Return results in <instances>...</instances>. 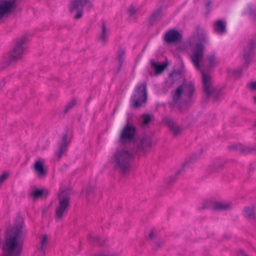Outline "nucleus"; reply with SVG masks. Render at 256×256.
Segmentation results:
<instances>
[{
    "label": "nucleus",
    "mask_w": 256,
    "mask_h": 256,
    "mask_svg": "<svg viewBox=\"0 0 256 256\" xmlns=\"http://www.w3.org/2000/svg\"><path fill=\"white\" fill-rule=\"evenodd\" d=\"M174 76H180V78H181L183 76L182 70L180 69H178V70H174L169 74V77L170 78L171 81L170 84V86H172L175 82V80L172 78Z\"/></svg>",
    "instance_id": "nucleus-27"
},
{
    "label": "nucleus",
    "mask_w": 256,
    "mask_h": 256,
    "mask_svg": "<svg viewBox=\"0 0 256 256\" xmlns=\"http://www.w3.org/2000/svg\"><path fill=\"white\" fill-rule=\"evenodd\" d=\"M254 126L256 128V123L254 124Z\"/></svg>",
    "instance_id": "nucleus-55"
},
{
    "label": "nucleus",
    "mask_w": 256,
    "mask_h": 256,
    "mask_svg": "<svg viewBox=\"0 0 256 256\" xmlns=\"http://www.w3.org/2000/svg\"><path fill=\"white\" fill-rule=\"evenodd\" d=\"M170 130L172 131L174 136H177L180 132V126H175L172 128Z\"/></svg>",
    "instance_id": "nucleus-40"
},
{
    "label": "nucleus",
    "mask_w": 256,
    "mask_h": 256,
    "mask_svg": "<svg viewBox=\"0 0 256 256\" xmlns=\"http://www.w3.org/2000/svg\"><path fill=\"white\" fill-rule=\"evenodd\" d=\"M125 54V52L124 50H119L118 52V72H120L123 63L124 62V56Z\"/></svg>",
    "instance_id": "nucleus-26"
},
{
    "label": "nucleus",
    "mask_w": 256,
    "mask_h": 256,
    "mask_svg": "<svg viewBox=\"0 0 256 256\" xmlns=\"http://www.w3.org/2000/svg\"><path fill=\"white\" fill-rule=\"evenodd\" d=\"M76 100L74 99L68 102L65 106L64 110V113L66 114V112H68L70 110H71L76 105Z\"/></svg>",
    "instance_id": "nucleus-32"
},
{
    "label": "nucleus",
    "mask_w": 256,
    "mask_h": 256,
    "mask_svg": "<svg viewBox=\"0 0 256 256\" xmlns=\"http://www.w3.org/2000/svg\"><path fill=\"white\" fill-rule=\"evenodd\" d=\"M95 256H115L114 254L108 255V254H98L96 255Z\"/></svg>",
    "instance_id": "nucleus-49"
},
{
    "label": "nucleus",
    "mask_w": 256,
    "mask_h": 256,
    "mask_svg": "<svg viewBox=\"0 0 256 256\" xmlns=\"http://www.w3.org/2000/svg\"><path fill=\"white\" fill-rule=\"evenodd\" d=\"M152 67L154 68L155 70L156 74H159L162 73L168 66V62H165L162 64L154 62L152 60H150Z\"/></svg>",
    "instance_id": "nucleus-18"
},
{
    "label": "nucleus",
    "mask_w": 256,
    "mask_h": 256,
    "mask_svg": "<svg viewBox=\"0 0 256 256\" xmlns=\"http://www.w3.org/2000/svg\"><path fill=\"white\" fill-rule=\"evenodd\" d=\"M196 89L194 84L192 82H187L184 79L180 86L176 89L172 96V102L169 103L170 108H174L181 99L182 94L186 98L185 102H190L192 100V98Z\"/></svg>",
    "instance_id": "nucleus-3"
},
{
    "label": "nucleus",
    "mask_w": 256,
    "mask_h": 256,
    "mask_svg": "<svg viewBox=\"0 0 256 256\" xmlns=\"http://www.w3.org/2000/svg\"><path fill=\"white\" fill-rule=\"evenodd\" d=\"M212 2L210 0L206 4V7L207 10H208L209 8L211 5Z\"/></svg>",
    "instance_id": "nucleus-47"
},
{
    "label": "nucleus",
    "mask_w": 256,
    "mask_h": 256,
    "mask_svg": "<svg viewBox=\"0 0 256 256\" xmlns=\"http://www.w3.org/2000/svg\"><path fill=\"white\" fill-rule=\"evenodd\" d=\"M248 87L252 90H256V82H251L247 84Z\"/></svg>",
    "instance_id": "nucleus-41"
},
{
    "label": "nucleus",
    "mask_w": 256,
    "mask_h": 256,
    "mask_svg": "<svg viewBox=\"0 0 256 256\" xmlns=\"http://www.w3.org/2000/svg\"><path fill=\"white\" fill-rule=\"evenodd\" d=\"M249 14L252 18L253 20L256 22V10H250Z\"/></svg>",
    "instance_id": "nucleus-42"
},
{
    "label": "nucleus",
    "mask_w": 256,
    "mask_h": 256,
    "mask_svg": "<svg viewBox=\"0 0 256 256\" xmlns=\"http://www.w3.org/2000/svg\"><path fill=\"white\" fill-rule=\"evenodd\" d=\"M208 208V206L206 204H204L202 207L200 208H198V209L202 210V209H205V208Z\"/></svg>",
    "instance_id": "nucleus-51"
},
{
    "label": "nucleus",
    "mask_w": 256,
    "mask_h": 256,
    "mask_svg": "<svg viewBox=\"0 0 256 256\" xmlns=\"http://www.w3.org/2000/svg\"><path fill=\"white\" fill-rule=\"evenodd\" d=\"M48 194V191L47 190L43 189H36L31 193V196L35 200L40 198H46Z\"/></svg>",
    "instance_id": "nucleus-19"
},
{
    "label": "nucleus",
    "mask_w": 256,
    "mask_h": 256,
    "mask_svg": "<svg viewBox=\"0 0 256 256\" xmlns=\"http://www.w3.org/2000/svg\"><path fill=\"white\" fill-rule=\"evenodd\" d=\"M216 58L214 54H212L208 57V66L209 68H212L216 66Z\"/></svg>",
    "instance_id": "nucleus-28"
},
{
    "label": "nucleus",
    "mask_w": 256,
    "mask_h": 256,
    "mask_svg": "<svg viewBox=\"0 0 256 256\" xmlns=\"http://www.w3.org/2000/svg\"><path fill=\"white\" fill-rule=\"evenodd\" d=\"M58 205L56 208L55 219L60 220L66 216L70 207V198L68 196H59Z\"/></svg>",
    "instance_id": "nucleus-9"
},
{
    "label": "nucleus",
    "mask_w": 256,
    "mask_h": 256,
    "mask_svg": "<svg viewBox=\"0 0 256 256\" xmlns=\"http://www.w3.org/2000/svg\"><path fill=\"white\" fill-rule=\"evenodd\" d=\"M242 69L240 68L238 70H234L232 72V73H233L234 75L236 76V78H240V76L242 75Z\"/></svg>",
    "instance_id": "nucleus-39"
},
{
    "label": "nucleus",
    "mask_w": 256,
    "mask_h": 256,
    "mask_svg": "<svg viewBox=\"0 0 256 256\" xmlns=\"http://www.w3.org/2000/svg\"><path fill=\"white\" fill-rule=\"evenodd\" d=\"M214 168H216V170H219L220 169H222L224 167V164H214Z\"/></svg>",
    "instance_id": "nucleus-46"
},
{
    "label": "nucleus",
    "mask_w": 256,
    "mask_h": 256,
    "mask_svg": "<svg viewBox=\"0 0 256 256\" xmlns=\"http://www.w3.org/2000/svg\"><path fill=\"white\" fill-rule=\"evenodd\" d=\"M189 45L193 48H204L209 46V42L206 36L198 32L191 36L188 40Z\"/></svg>",
    "instance_id": "nucleus-10"
},
{
    "label": "nucleus",
    "mask_w": 256,
    "mask_h": 256,
    "mask_svg": "<svg viewBox=\"0 0 256 256\" xmlns=\"http://www.w3.org/2000/svg\"><path fill=\"white\" fill-rule=\"evenodd\" d=\"M254 168H252V166H250V168H249V171H250V172H252V171H254Z\"/></svg>",
    "instance_id": "nucleus-52"
},
{
    "label": "nucleus",
    "mask_w": 256,
    "mask_h": 256,
    "mask_svg": "<svg viewBox=\"0 0 256 256\" xmlns=\"http://www.w3.org/2000/svg\"><path fill=\"white\" fill-rule=\"evenodd\" d=\"M83 8H78L76 10H77L76 15L74 16V18L76 20H78L82 18L83 16Z\"/></svg>",
    "instance_id": "nucleus-37"
},
{
    "label": "nucleus",
    "mask_w": 256,
    "mask_h": 256,
    "mask_svg": "<svg viewBox=\"0 0 256 256\" xmlns=\"http://www.w3.org/2000/svg\"><path fill=\"white\" fill-rule=\"evenodd\" d=\"M212 209L214 210H226L230 208L231 204L230 203H224L218 201L212 202Z\"/></svg>",
    "instance_id": "nucleus-17"
},
{
    "label": "nucleus",
    "mask_w": 256,
    "mask_h": 256,
    "mask_svg": "<svg viewBox=\"0 0 256 256\" xmlns=\"http://www.w3.org/2000/svg\"><path fill=\"white\" fill-rule=\"evenodd\" d=\"M178 50H180V51H182V52H184V50H185L186 49H182V48H180V49H178Z\"/></svg>",
    "instance_id": "nucleus-54"
},
{
    "label": "nucleus",
    "mask_w": 256,
    "mask_h": 256,
    "mask_svg": "<svg viewBox=\"0 0 256 256\" xmlns=\"http://www.w3.org/2000/svg\"><path fill=\"white\" fill-rule=\"evenodd\" d=\"M214 30L216 33L222 35L226 32V24L224 20H218L214 24Z\"/></svg>",
    "instance_id": "nucleus-14"
},
{
    "label": "nucleus",
    "mask_w": 256,
    "mask_h": 256,
    "mask_svg": "<svg viewBox=\"0 0 256 256\" xmlns=\"http://www.w3.org/2000/svg\"><path fill=\"white\" fill-rule=\"evenodd\" d=\"M256 152V148L246 146L241 144L240 152L246 154L253 153Z\"/></svg>",
    "instance_id": "nucleus-29"
},
{
    "label": "nucleus",
    "mask_w": 256,
    "mask_h": 256,
    "mask_svg": "<svg viewBox=\"0 0 256 256\" xmlns=\"http://www.w3.org/2000/svg\"><path fill=\"white\" fill-rule=\"evenodd\" d=\"M244 212L245 213L244 216L248 219L250 220L256 219V208L254 206L245 207Z\"/></svg>",
    "instance_id": "nucleus-20"
},
{
    "label": "nucleus",
    "mask_w": 256,
    "mask_h": 256,
    "mask_svg": "<svg viewBox=\"0 0 256 256\" xmlns=\"http://www.w3.org/2000/svg\"><path fill=\"white\" fill-rule=\"evenodd\" d=\"M178 110H179L180 112L182 113V112H184V110L182 109V106H181L180 105H178Z\"/></svg>",
    "instance_id": "nucleus-50"
},
{
    "label": "nucleus",
    "mask_w": 256,
    "mask_h": 256,
    "mask_svg": "<svg viewBox=\"0 0 256 256\" xmlns=\"http://www.w3.org/2000/svg\"><path fill=\"white\" fill-rule=\"evenodd\" d=\"M163 40L168 44H180L184 40L182 31L175 28H170L164 35Z\"/></svg>",
    "instance_id": "nucleus-8"
},
{
    "label": "nucleus",
    "mask_w": 256,
    "mask_h": 256,
    "mask_svg": "<svg viewBox=\"0 0 256 256\" xmlns=\"http://www.w3.org/2000/svg\"><path fill=\"white\" fill-rule=\"evenodd\" d=\"M254 104H256V96L254 97Z\"/></svg>",
    "instance_id": "nucleus-53"
},
{
    "label": "nucleus",
    "mask_w": 256,
    "mask_h": 256,
    "mask_svg": "<svg viewBox=\"0 0 256 256\" xmlns=\"http://www.w3.org/2000/svg\"><path fill=\"white\" fill-rule=\"evenodd\" d=\"M34 171L37 173L39 178L46 176L47 174L46 170L44 168V164L40 160H36L34 164Z\"/></svg>",
    "instance_id": "nucleus-16"
},
{
    "label": "nucleus",
    "mask_w": 256,
    "mask_h": 256,
    "mask_svg": "<svg viewBox=\"0 0 256 256\" xmlns=\"http://www.w3.org/2000/svg\"><path fill=\"white\" fill-rule=\"evenodd\" d=\"M240 146H241V144H234L228 146V148L229 150H238V151L240 152Z\"/></svg>",
    "instance_id": "nucleus-38"
},
{
    "label": "nucleus",
    "mask_w": 256,
    "mask_h": 256,
    "mask_svg": "<svg viewBox=\"0 0 256 256\" xmlns=\"http://www.w3.org/2000/svg\"><path fill=\"white\" fill-rule=\"evenodd\" d=\"M142 116L144 118L142 125L144 126H148L152 120H154L153 116L148 114H144Z\"/></svg>",
    "instance_id": "nucleus-31"
},
{
    "label": "nucleus",
    "mask_w": 256,
    "mask_h": 256,
    "mask_svg": "<svg viewBox=\"0 0 256 256\" xmlns=\"http://www.w3.org/2000/svg\"><path fill=\"white\" fill-rule=\"evenodd\" d=\"M186 163H185L183 166L181 170H178L176 172V175L170 176L169 178L166 180V183L169 185L174 182L176 179V176L180 174V172L184 170V168L186 166Z\"/></svg>",
    "instance_id": "nucleus-30"
},
{
    "label": "nucleus",
    "mask_w": 256,
    "mask_h": 256,
    "mask_svg": "<svg viewBox=\"0 0 256 256\" xmlns=\"http://www.w3.org/2000/svg\"><path fill=\"white\" fill-rule=\"evenodd\" d=\"M128 12L130 16H132L136 14V10L134 6H132L128 8Z\"/></svg>",
    "instance_id": "nucleus-43"
},
{
    "label": "nucleus",
    "mask_w": 256,
    "mask_h": 256,
    "mask_svg": "<svg viewBox=\"0 0 256 256\" xmlns=\"http://www.w3.org/2000/svg\"><path fill=\"white\" fill-rule=\"evenodd\" d=\"M70 143V142L68 140V134H64L61 138L60 141L58 142V149L54 152V154L58 160L68 152Z\"/></svg>",
    "instance_id": "nucleus-11"
},
{
    "label": "nucleus",
    "mask_w": 256,
    "mask_h": 256,
    "mask_svg": "<svg viewBox=\"0 0 256 256\" xmlns=\"http://www.w3.org/2000/svg\"><path fill=\"white\" fill-rule=\"evenodd\" d=\"M254 56V49H246L244 50L243 57L244 60V64L246 66V68L251 62V59Z\"/></svg>",
    "instance_id": "nucleus-22"
},
{
    "label": "nucleus",
    "mask_w": 256,
    "mask_h": 256,
    "mask_svg": "<svg viewBox=\"0 0 256 256\" xmlns=\"http://www.w3.org/2000/svg\"><path fill=\"white\" fill-rule=\"evenodd\" d=\"M238 254L239 256H250L246 253L244 250L242 249L239 250Z\"/></svg>",
    "instance_id": "nucleus-44"
},
{
    "label": "nucleus",
    "mask_w": 256,
    "mask_h": 256,
    "mask_svg": "<svg viewBox=\"0 0 256 256\" xmlns=\"http://www.w3.org/2000/svg\"><path fill=\"white\" fill-rule=\"evenodd\" d=\"M16 0H8L0 2V18L2 17L5 14L13 11L16 7Z\"/></svg>",
    "instance_id": "nucleus-12"
},
{
    "label": "nucleus",
    "mask_w": 256,
    "mask_h": 256,
    "mask_svg": "<svg viewBox=\"0 0 256 256\" xmlns=\"http://www.w3.org/2000/svg\"><path fill=\"white\" fill-rule=\"evenodd\" d=\"M156 246L158 248H161L164 244V242L160 240V241H156L154 242Z\"/></svg>",
    "instance_id": "nucleus-45"
},
{
    "label": "nucleus",
    "mask_w": 256,
    "mask_h": 256,
    "mask_svg": "<svg viewBox=\"0 0 256 256\" xmlns=\"http://www.w3.org/2000/svg\"><path fill=\"white\" fill-rule=\"evenodd\" d=\"M138 136L136 128L127 120L119 138V141L122 144H126L134 141Z\"/></svg>",
    "instance_id": "nucleus-5"
},
{
    "label": "nucleus",
    "mask_w": 256,
    "mask_h": 256,
    "mask_svg": "<svg viewBox=\"0 0 256 256\" xmlns=\"http://www.w3.org/2000/svg\"><path fill=\"white\" fill-rule=\"evenodd\" d=\"M147 100L146 84L145 82L138 84L136 86L130 100L134 106L138 108L141 106L142 102H145Z\"/></svg>",
    "instance_id": "nucleus-6"
},
{
    "label": "nucleus",
    "mask_w": 256,
    "mask_h": 256,
    "mask_svg": "<svg viewBox=\"0 0 256 256\" xmlns=\"http://www.w3.org/2000/svg\"><path fill=\"white\" fill-rule=\"evenodd\" d=\"M88 240L91 244H98L100 246H102L104 244V240H100L98 236H92L90 234L88 236Z\"/></svg>",
    "instance_id": "nucleus-25"
},
{
    "label": "nucleus",
    "mask_w": 256,
    "mask_h": 256,
    "mask_svg": "<svg viewBox=\"0 0 256 256\" xmlns=\"http://www.w3.org/2000/svg\"><path fill=\"white\" fill-rule=\"evenodd\" d=\"M48 236L46 234H44L42 236V238L41 242V248L40 249L43 252H44L46 248L45 245L48 243Z\"/></svg>",
    "instance_id": "nucleus-34"
},
{
    "label": "nucleus",
    "mask_w": 256,
    "mask_h": 256,
    "mask_svg": "<svg viewBox=\"0 0 256 256\" xmlns=\"http://www.w3.org/2000/svg\"><path fill=\"white\" fill-rule=\"evenodd\" d=\"M152 146V140L150 136H144L137 144L136 152H130L128 150H122L117 151L114 154L116 166L124 172H126L130 165V162L138 152L146 153L148 150Z\"/></svg>",
    "instance_id": "nucleus-2"
},
{
    "label": "nucleus",
    "mask_w": 256,
    "mask_h": 256,
    "mask_svg": "<svg viewBox=\"0 0 256 256\" xmlns=\"http://www.w3.org/2000/svg\"><path fill=\"white\" fill-rule=\"evenodd\" d=\"M202 82L203 90L206 94L207 96L209 97L210 96H212L213 97V101L214 102L218 101L222 94V92L220 89L211 86L210 78V76L202 72Z\"/></svg>",
    "instance_id": "nucleus-7"
},
{
    "label": "nucleus",
    "mask_w": 256,
    "mask_h": 256,
    "mask_svg": "<svg viewBox=\"0 0 256 256\" xmlns=\"http://www.w3.org/2000/svg\"><path fill=\"white\" fill-rule=\"evenodd\" d=\"M166 124L170 128V130L176 126V124L173 120L170 118H166L164 119Z\"/></svg>",
    "instance_id": "nucleus-35"
},
{
    "label": "nucleus",
    "mask_w": 256,
    "mask_h": 256,
    "mask_svg": "<svg viewBox=\"0 0 256 256\" xmlns=\"http://www.w3.org/2000/svg\"><path fill=\"white\" fill-rule=\"evenodd\" d=\"M256 47V38L252 37L248 43V48H255Z\"/></svg>",
    "instance_id": "nucleus-36"
},
{
    "label": "nucleus",
    "mask_w": 256,
    "mask_h": 256,
    "mask_svg": "<svg viewBox=\"0 0 256 256\" xmlns=\"http://www.w3.org/2000/svg\"><path fill=\"white\" fill-rule=\"evenodd\" d=\"M94 188L88 186L86 188V196L88 199L94 197Z\"/></svg>",
    "instance_id": "nucleus-33"
},
{
    "label": "nucleus",
    "mask_w": 256,
    "mask_h": 256,
    "mask_svg": "<svg viewBox=\"0 0 256 256\" xmlns=\"http://www.w3.org/2000/svg\"><path fill=\"white\" fill-rule=\"evenodd\" d=\"M26 52V49H10L4 54L0 61V70L15 64L20 60Z\"/></svg>",
    "instance_id": "nucleus-4"
},
{
    "label": "nucleus",
    "mask_w": 256,
    "mask_h": 256,
    "mask_svg": "<svg viewBox=\"0 0 256 256\" xmlns=\"http://www.w3.org/2000/svg\"><path fill=\"white\" fill-rule=\"evenodd\" d=\"M162 16V7L160 6L158 9L155 10L150 16L148 21L149 25L152 26L154 24V22L156 20L160 18Z\"/></svg>",
    "instance_id": "nucleus-23"
},
{
    "label": "nucleus",
    "mask_w": 256,
    "mask_h": 256,
    "mask_svg": "<svg viewBox=\"0 0 256 256\" xmlns=\"http://www.w3.org/2000/svg\"><path fill=\"white\" fill-rule=\"evenodd\" d=\"M204 49H193V55L191 56L192 62L198 68H200V62L204 56Z\"/></svg>",
    "instance_id": "nucleus-15"
},
{
    "label": "nucleus",
    "mask_w": 256,
    "mask_h": 256,
    "mask_svg": "<svg viewBox=\"0 0 256 256\" xmlns=\"http://www.w3.org/2000/svg\"><path fill=\"white\" fill-rule=\"evenodd\" d=\"M24 220L20 216H17L13 226L8 228L4 234V242L2 246V256H20L23 249L22 228Z\"/></svg>",
    "instance_id": "nucleus-1"
},
{
    "label": "nucleus",
    "mask_w": 256,
    "mask_h": 256,
    "mask_svg": "<svg viewBox=\"0 0 256 256\" xmlns=\"http://www.w3.org/2000/svg\"><path fill=\"white\" fill-rule=\"evenodd\" d=\"M101 22L102 32L100 34V39L102 42H105L108 38L110 30L107 28L105 22L104 20H102Z\"/></svg>",
    "instance_id": "nucleus-21"
},
{
    "label": "nucleus",
    "mask_w": 256,
    "mask_h": 256,
    "mask_svg": "<svg viewBox=\"0 0 256 256\" xmlns=\"http://www.w3.org/2000/svg\"><path fill=\"white\" fill-rule=\"evenodd\" d=\"M28 42L27 36H23L17 38L15 40L14 47V48H23L22 46Z\"/></svg>",
    "instance_id": "nucleus-24"
},
{
    "label": "nucleus",
    "mask_w": 256,
    "mask_h": 256,
    "mask_svg": "<svg viewBox=\"0 0 256 256\" xmlns=\"http://www.w3.org/2000/svg\"><path fill=\"white\" fill-rule=\"evenodd\" d=\"M86 6L88 10L92 7V3L90 0H73L69 6V11L72 13L76 8Z\"/></svg>",
    "instance_id": "nucleus-13"
},
{
    "label": "nucleus",
    "mask_w": 256,
    "mask_h": 256,
    "mask_svg": "<svg viewBox=\"0 0 256 256\" xmlns=\"http://www.w3.org/2000/svg\"><path fill=\"white\" fill-rule=\"evenodd\" d=\"M155 236L152 231H151L149 234V238L151 240L153 239V238Z\"/></svg>",
    "instance_id": "nucleus-48"
}]
</instances>
